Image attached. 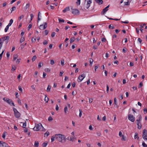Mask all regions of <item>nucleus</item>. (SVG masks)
Instances as JSON below:
<instances>
[{
	"label": "nucleus",
	"mask_w": 147,
	"mask_h": 147,
	"mask_svg": "<svg viewBox=\"0 0 147 147\" xmlns=\"http://www.w3.org/2000/svg\"><path fill=\"white\" fill-rule=\"evenodd\" d=\"M143 86V83L142 82H141L139 85V88H140Z\"/></svg>",
	"instance_id": "58"
},
{
	"label": "nucleus",
	"mask_w": 147,
	"mask_h": 147,
	"mask_svg": "<svg viewBox=\"0 0 147 147\" xmlns=\"http://www.w3.org/2000/svg\"><path fill=\"white\" fill-rule=\"evenodd\" d=\"M114 104H115V105H116L117 106V108H118V106L117 105V100H116V98H115L114 99Z\"/></svg>",
	"instance_id": "31"
},
{
	"label": "nucleus",
	"mask_w": 147,
	"mask_h": 147,
	"mask_svg": "<svg viewBox=\"0 0 147 147\" xmlns=\"http://www.w3.org/2000/svg\"><path fill=\"white\" fill-rule=\"evenodd\" d=\"M9 26L7 25L6 26V27L5 28V29L4 31L5 32H6L7 31L9 28Z\"/></svg>",
	"instance_id": "30"
},
{
	"label": "nucleus",
	"mask_w": 147,
	"mask_h": 147,
	"mask_svg": "<svg viewBox=\"0 0 147 147\" xmlns=\"http://www.w3.org/2000/svg\"><path fill=\"white\" fill-rule=\"evenodd\" d=\"M53 120V118L51 116L49 117L48 118V120L49 121H52Z\"/></svg>",
	"instance_id": "53"
},
{
	"label": "nucleus",
	"mask_w": 147,
	"mask_h": 147,
	"mask_svg": "<svg viewBox=\"0 0 147 147\" xmlns=\"http://www.w3.org/2000/svg\"><path fill=\"white\" fill-rule=\"evenodd\" d=\"M4 52V51H3L0 54V60L2 58L3 54Z\"/></svg>",
	"instance_id": "47"
},
{
	"label": "nucleus",
	"mask_w": 147,
	"mask_h": 147,
	"mask_svg": "<svg viewBox=\"0 0 147 147\" xmlns=\"http://www.w3.org/2000/svg\"><path fill=\"white\" fill-rule=\"evenodd\" d=\"M18 57V54H16L14 55L13 57V61H15L16 59Z\"/></svg>",
	"instance_id": "16"
},
{
	"label": "nucleus",
	"mask_w": 147,
	"mask_h": 147,
	"mask_svg": "<svg viewBox=\"0 0 147 147\" xmlns=\"http://www.w3.org/2000/svg\"><path fill=\"white\" fill-rule=\"evenodd\" d=\"M30 3H28L26 4L25 7V8L26 9L29 7H30Z\"/></svg>",
	"instance_id": "36"
},
{
	"label": "nucleus",
	"mask_w": 147,
	"mask_h": 147,
	"mask_svg": "<svg viewBox=\"0 0 147 147\" xmlns=\"http://www.w3.org/2000/svg\"><path fill=\"white\" fill-rule=\"evenodd\" d=\"M36 37H32L31 39V41L32 42H35L36 41Z\"/></svg>",
	"instance_id": "33"
},
{
	"label": "nucleus",
	"mask_w": 147,
	"mask_h": 147,
	"mask_svg": "<svg viewBox=\"0 0 147 147\" xmlns=\"http://www.w3.org/2000/svg\"><path fill=\"white\" fill-rule=\"evenodd\" d=\"M128 118L129 120L132 122L135 121V118L134 116L131 114H129L128 115Z\"/></svg>",
	"instance_id": "10"
},
{
	"label": "nucleus",
	"mask_w": 147,
	"mask_h": 147,
	"mask_svg": "<svg viewBox=\"0 0 147 147\" xmlns=\"http://www.w3.org/2000/svg\"><path fill=\"white\" fill-rule=\"evenodd\" d=\"M40 14H41V13L40 12H39L38 13V22H39V21H40L41 20L40 18V17H39V16H40Z\"/></svg>",
	"instance_id": "28"
},
{
	"label": "nucleus",
	"mask_w": 147,
	"mask_h": 147,
	"mask_svg": "<svg viewBox=\"0 0 147 147\" xmlns=\"http://www.w3.org/2000/svg\"><path fill=\"white\" fill-rule=\"evenodd\" d=\"M13 20L12 19H11L9 21V24H8L7 26H10L12 23H13Z\"/></svg>",
	"instance_id": "22"
},
{
	"label": "nucleus",
	"mask_w": 147,
	"mask_h": 147,
	"mask_svg": "<svg viewBox=\"0 0 147 147\" xmlns=\"http://www.w3.org/2000/svg\"><path fill=\"white\" fill-rule=\"evenodd\" d=\"M76 140V138L75 137H70L69 138V140L72 142H74L75 140Z\"/></svg>",
	"instance_id": "15"
},
{
	"label": "nucleus",
	"mask_w": 147,
	"mask_h": 147,
	"mask_svg": "<svg viewBox=\"0 0 147 147\" xmlns=\"http://www.w3.org/2000/svg\"><path fill=\"white\" fill-rule=\"evenodd\" d=\"M24 15H22L18 18V20H19L20 21L21 19L23 18H24Z\"/></svg>",
	"instance_id": "42"
},
{
	"label": "nucleus",
	"mask_w": 147,
	"mask_h": 147,
	"mask_svg": "<svg viewBox=\"0 0 147 147\" xmlns=\"http://www.w3.org/2000/svg\"><path fill=\"white\" fill-rule=\"evenodd\" d=\"M55 109L56 111H58L59 110V107L58 105H56L55 107Z\"/></svg>",
	"instance_id": "56"
},
{
	"label": "nucleus",
	"mask_w": 147,
	"mask_h": 147,
	"mask_svg": "<svg viewBox=\"0 0 147 147\" xmlns=\"http://www.w3.org/2000/svg\"><path fill=\"white\" fill-rule=\"evenodd\" d=\"M47 43L48 42L47 40H45L43 42V44L44 45H46L47 44Z\"/></svg>",
	"instance_id": "54"
},
{
	"label": "nucleus",
	"mask_w": 147,
	"mask_h": 147,
	"mask_svg": "<svg viewBox=\"0 0 147 147\" xmlns=\"http://www.w3.org/2000/svg\"><path fill=\"white\" fill-rule=\"evenodd\" d=\"M69 10V7H66L65 9L63 10V11L64 13H65L66 11H68Z\"/></svg>",
	"instance_id": "17"
},
{
	"label": "nucleus",
	"mask_w": 147,
	"mask_h": 147,
	"mask_svg": "<svg viewBox=\"0 0 147 147\" xmlns=\"http://www.w3.org/2000/svg\"><path fill=\"white\" fill-rule=\"evenodd\" d=\"M21 60V59H17L16 60V63L17 64H19V63L20 62Z\"/></svg>",
	"instance_id": "51"
},
{
	"label": "nucleus",
	"mask_w": 147,
	"mask_h": 147,
	"mask_svg": "<svg viewBox=\"0 0 147 147\" xmlns=\"http://www.w3.org/2000/svg\"><path fill=\"white\" fill-rule=\"evenodd\" d=\"M46 75V74L45 73L43 72V78H45Z\"/></svg>",
	"instance_id": "62"
},
{
	"label": "nucleus",
	"mask_w": 147,
	"mask_h": 147,
	"mask_svg": "<svg viewBox=\"0 0 147 147\" xmlns=\"http://www.w3.org/2000/svg\"><path fill=\"white\" fill-rule=\"evenodd\" d=\"M75 39V38L74 37L72 38H71L70 39V43H72V42H73L74 41V39Z\"/></svg>",
	"instance_id": "39"
},
{
	"label": "nucleus",
	"mask_w": 147,
	"mask_h": 147,
	"mask_svg": "<svg viewBox=\"0 0 147 147\" xmlns=\"http://www.w3.org/2000/svg\"><path fill=\"white\" fill-rule=\"evenodd\" d=\"M143 111L144 114L147 113V108H145L143 109Z\"/></svg>",
	"instance_id": "49"
},
{
	"label": "nucleus",
	"mask_w": 147,
	"mask_h": 147,
	"mask_svg": "<svg viewBox=\"0 0 147 147\" xmlns=\"http://www.w3.org/2000/svg\"><path fill=\"white\" fill-rule=\"evenodd\" d=\"M56 139H57L58 141L61 143H64L66 140V138L64 135L61 134H56Z\"/></svg>",
	"instance_id": "1"
},
{
	"label": "nucleus",
	"mask_w": 147,
	"mask_h": 147,
	"mask_svg": "<svg viewBox=\"0 0 147 147\" xmlns=\"http://www.w3.org/2000/svg\"><path fill=\"white\" fill-rule=\"evenodd\" d=\"M3 100L4 101L6 102L7 103L11 105H12L13 106H14V104L12 100L11 99L5 97L3 98Z\"/></svg>",
	"instance_id": "5"
},
{
	"label": "nucleus",
	"mask_w": 147,
	"mask_h": 147,
	"mask_svg": "<svg viewBox=\"0 0 147 147\" xmlns=\"http://www.w3.org/2000/svg\"><path fill=\"white\" fill-rule=\"evenodd\" d=\"M13 109L15 117L17 118H19L20 116V113L17 111L16 109L13 108Z\"/></svg>",
	"instance_id": "6"
},
{
	"label": "nucleus",
	"mask_w": 147,
	"mask_h": 147,
	"mask_svg": "<svg viewBox=\"0 0 147 147\" xmlns=\"http://www.w3.org/2000/svg\"><path fill=\"white\" fill-rule=\"evenodd\" d=\"M18 89H19V90L21 91V92H22V88H21V87L20 86H18Z\"/></svg>",
	"instance_id": "61"
},
{
	"label": "nucleus",
	"mask_w": 147,
	"mask_h": 147,
	"mask_svg": "<svg viewBox=\"0 0 147 147\" xmlns=\"http://www.w3.org/2000/svg\"><path fill=\"white\" fill-rule=\"evenodd\" d=\"M43 65V63H42V62H40L38 64V68H40V67H42Z\"/></svg>",
	"instance_id": "23"
},
{
	"label": "nucleus",
	"mask_w": 147,
	"mask_h": 147,
	"mask_svg": "<svg viewBox=\"0 0 147 147\" xmlns=\"http://www.w3.org/2000/svg\"><path fill=\"white\" fill-rule=\"evenodd\" d=\"M51 89V86L50 85H48L47 86V92H50Z\"/></svg>",
	"instance_id": "21"
},
{
	"label": "nucleus",
	"mask_w": 147,
	"mask_h": 147,
	"mask_svg": "<svg viewBox=\"0 0 147 147\" xmlns=\"http://www.w3.org/2000/svg\"><path fill=\"white\" fill-rule=\"evenodd\" d=\"M47 144H48L47 142H45L42 143V146L43 147H45L47 146Z\"/></svg>",
	"instance_id": "26"
},
{
	"label": "nucleus",
	"mask_w": 147,
	"mask_h": 147,
	"mask_svg": "<svg viewBox=\"0 0 147 147\" xmlns=\"http://www.w3.org/2000/svg\"><path fill=\"white\" fill-rule=\"evenodd\" d=\"M55 63L54 61L53 60H50V64L52 65H53Z\"/></svg>",
	"instance_id": "45"
},
{
	"label": "nucleus",
	"mask_w": 147,
	"mask_h": 147,
	"mask_svg": "<svg viewBox=\"0 0 147 147\" xmlns=\"http://www.w3.org/2000/svg\"><path fill=\"white\" fill-rule=\"evenodd\" d=\"M92 0H85V7L87 9H88L92 3Z\"/></svg>",
	"instance_id": "4"
},
{
	"label": "nucleus",
	"mask_w": 147,
	"mask_h": 147,
	"mask_svg": "<svg viewBox=\"0 0 147 147\" xmlns=\"http://www.w3.org/2000/svg\"><path fill=\"white\" fill-rule=\"evenodd\" d=\"M36 59V56L34 55V56L32 58V60L33 62L35 61V60Z\"/></svg>",
	"instance_id": "32"
},
{
	"label": "nucleus",
	"mask_w": 147,
	"mask_h": 147,
	"mask_svg": "<svg viewBox=\"0 0 147 147\" xmlns=\"http://www.w3.org/2000/svg\"><path fill=\"white\" fill-rule=\"evenodd\" d=\"M93 61V60L92 58H90V59L89 62L90 63V65H92V63Z\"/></svg>",
	"instance_id": "46"
},
{
	"label": "nucleus",
	"mask_w": 147,
	"mask_h": 147,
	"mask_svg": "<svg viewBox=\"0 0 147 147\" xmlns=\"http://www.w3.org/2000/svg\"><path fill=\"white\" fill-rule=\"evenodd\" d=\"M134 65V63H133L131 62H130V63L129 66L130 67H132V66H133Z\"/></svg>",
	"instance_id": "64"
},
{
	"label": "nucleus",
	"mask_w": 147,
	"mask_h": 147,
	"mask_svg": "<svg viewBox=\"0 0 147 147\" xmlns=\"http://www.w3.org/2000/svg\"><path fill=\"white\" fill-rule=\"evenodd\" d=\"M68 110V108L67 106H65L64 109V111L65 113H67V111Z\"/></svg>",
	"instance_id": "37"
},
{
	"label": "nucleus",
	"mask_w": 147,
	"mask_h": 147,
	"mask_svg": "<svg viewBox=\"0 0 147 147\" xmlns=\"http://www.w3.org/2000/svg\"><path fill=\"white\" fill-rule=\"evenodd\" d=\"M138 134L137 133H135L134 135V138L135 139H136V138H138V139L139 138L138 137Z\"/></svg>",
	"instance_id": "25"
},
{
	"label": "nucleus",
	"mask_w": 147,
	"mask_h": 147,
	"mask_svg": "<svg viewBox=\"0 0 147 147\" xmlns=\"http://www.w3.org/2000/svg\"><path fill=\"white\" fill-rule=\"evenodd\" d=\"M61 64L63 66L64 64V60L63 59H62L61 60Z\"/></svg>",
	"instance_id": "41"
},
{
	"label": "nucleus",
	"mask_w": 147,
	"mask_h": 147,
	"mask_svg": "<svg viewBox=\"0 0 147 147\" xmlns=\"http://www.w3.org/2000/svg\"><path fill=\"white\" fill-rule=\"evenodd\" d=\"M0 147H10L8 144L3 141H0Z\"/></svg>",
	"instance_id": "7"
},
{
	"label": "nucleus",
	"mask_w": 147,
	"mask_h": 147,
	"mask_svg": "<svg viewBox=\"0 0 147 147\" xmlns=\"http://www.w3.org/2000/svg\"><path fill=\"white\" fill-rule=\"evenodd\" d=\"M58 20L59 22H64L65 21L63 19H61L60 18H59Z\"/></svg>",
	"instance_id": "48"
},
{
	"label": "nucleus",
	"mask_w": 147,
	"mask_h": 147,
	"mask_svg": "<svg viewBox=\"0 0 147 147\" xmlns=\"http://www.w3.org/2000/svg\"><path fill=\"white\" fill-rule=\"evenodd\" d=\"M9 38V36H5L4 37L1 38L0 39L3 42L7 40H8Z\"/></svg>",
	"instance_id": "13"
},
{
	"label": "nucleus",
	"mask_w": 147,
	"mask_h": 147,
	"mask_svg": "<svg viewBox=\"0 0 147 147\" xmlns=\"http://www.w3.org/2000/svg\"><path fill=\"white\" fill-rule=\"evenodd\" d=\"M47 27V22H45L43 24L40 25L39 26V28L40 30H43Z\"/></svg>",
	"instance_id": "8"
},
{
	"label": "nucleus",
	"mask_w": 147,
	"mask_h": 147,
	"mask_svg": "<svg viewBox=\"0 0 147 147\" xmlns=\"http://www.w3.org/2000/svg\"><path fill=\"white\" fill-rule=\"evenodd\" d=\"M71 10H72V13L75 15L79 14L80 11L78 9H73L72 8Z\"/></svg>",
	"instance_id": "11"
},
{
	"label": "nucleus",
	"mask_w": 147,
	"mask_h": 147,
	"mask_svg": "<svg viewBox=\"0 0 147 147\" xmlns=\"http://www.w3.org/2000/svg\"><path fill=\"white\" fill-rule=\"evenodd\" d=\"M138 41L140 43H141L142 42V39L140 38H138Z\"/></svg>",
	"instance_id": "63"
},
{
	"label": "nucleus",
	"mask_w": 147,
	"mask_h": 147,
	"mask_svg": "<svg viewBox=\"0 0 147 147\" xmlns=\"http://www.w3.org/2000/svg\"><path fill=\"white\" fill-rule=\"evenodd\" d=\"M109 28L110 29L112 28L113 29L115 28V27L113 26H111V24H110L109 26Z\"/></svg>",
	"instance_id": "38"
},
{
	"label": "nucleus",
	"mask_w": 147,
	"mask_h": 147,
	"mask_svg": "<svg viewBox=\"0 0 147 147\" xmlns=\"http://www.w3.org/2000/svg\"><path fill=\"white\" fill-rule=\"evenodd\" d=\"M55 34L56 33L54 32H53L51 34V36L52 37H53L55 36Z\"/></svg>",
	"instance_id": "50"
},
{
	"label": "nucleus",
	"mask_w": 147,
	"mask_h": 147,
	"mask_svg": "<svg viewBox=\"0 0 147 147\" xmlns=\"http://www.w3.org/2000/svg\"><path fill=\"white\" fill-rule=\"evenodd\" d=\"M95 1L96 3L100 5L102 4L103 2L102 0H95Z\"/></svg>",
	"instance_id": "14"
},
{
	"label": "nucleus",
	"mask_w": 147,
	"mask_h": 147,
	"mask_svg": "<svg viewBox=\"0 0 147 147\" xmlns=\"http://www.w3.org/2000/svg\"><path fill=\"white\" fill-rule=\"evenodd\" d=\"M39 143L37 141H35L34 143V146L36 147L38 146Z\"/></svg>",
	"instance_id": "29"
},
{
	"label": "nucleus",
	"mask_w": 147,
	"mask_h": 147,
	"mask_svg": "<svg viewBox=\"0 0 147 147\" xmlns=\"http://www.w3.org/2000/svg\"><path fill=\"white\" fill-rule=\"evenodd\" d=\"M45 34L46 35H47L48 34V33H49V31L48 30H46L45 31Z\"/></svg>",
	"instance_id": "60"
},
{
	"label": "nucleus",
	"mask_w": 147,
	"mask_h": 147,
	"mask_svg": "<svg viewBox=\"0 0 147 147\" xmlns=\"http://www.w3.org/2000/svg\"><path fill=\"white\" fill-rule=\"evenodd\" d=\"M109 5L104 9H103L101 12V14H104L108 10V8L109 7Z\"/></svg>",
	"instance_id": "12"
},
{
	"label": "nucleus",
	"mask_w": 147,
	"mask_h": 147,
	"mask_svg": "<svg viewBox=\"0 0 147 147\" xmlns=\"http://www.w3.org/2000/svg\"><path fill=\"white\" fill-rule=\"evenodd\" d=\"M79 112H80V113H79V116L80 117H81L82 115V111L80 109Z\"/></svg>",
	"instance_id": "44"
},
{
	"label": "nucleus",
	"mask_w": 147,
	"mask_h": 147,
	"mask_svg": "<svg viewBox=\"0 0 147 147\" xmlns=\"http://www.w3.org/2000/svg\"><path fill=\"white\" fill-rule=\"evenodd\" d=\"M126 137L124 136V135H123L122 136L121 140H122L125 141L126 140Z\"/></svg>",
	"instance_id": "43"
},
{
	"label": "nucleus",
	"mask_w": 147,
	"mask_h": 147,
	"mask_svg": "<svg viewBox=\"0 0 147 147\" xmlns=\"http://www.w3.org/2000/svg\"><path fill=\"white\" fill-rule=\"evenodd\" d=\"M56 134L54 136H52L51 138V142H53L54 141L55 139H56Z\"/></svg>",
	"instance_id": "19"
},
{
	"label": "nucleus",
	"mask_w": 147,
	"mask_h": 147,
	"mask_svg": "<svg viewBox=\"0 0 147 147\" xmlns=\"http://www.w3.org/2000/svg\"><path fill=\"white\" fill-rule=\"evenodd\" d=\"M50 134V133L49 132L47 131L44 134L45 137H47Z\"/></svg>",
	"instance_id": "24"
},
{
	"label": "nucleus",
	"mask_w": 147,
	"mask_h": 147,
	"mask_svg": "<svg viewBox=\"0 0 147 147\" xmlns=\"http://www.w3.org/2000/svg\"><path fill=\"white\" fill-rule=\"evenodd\" d=\"M142 120V117L141 115H139L138 116V119L136 120V123L138 126L137 127L139 129H140L142 128V124L141 123V121Z\"/></svg>",
	"instance_id": "2"
},
{
	"label": "nucleus",
	"mask_w": 147,
	"mask_h": 147,
	"mask_svg": "<svg viewBox=\"0 0 147 147\" xmlns=\"http://www.w3.org/2000/svg\"><path fill=\"white\" fill-rule=\"evenodd\" d=\"M32 25L31 24H30L29 25V26L28 27V29L29 30L32 27Z\"/></svg>",
	"instance_id": "55"
},
{
	"label": "nucleus",
	"mask_w": 147,
	"mask_h": 147,
	"mask_svg": "<svg viewBox=\"0 0 147 147\" xmlns=\"http://www.w3.org/2000/svg\"><path fill=\"white\" fill-rule=\"evenodd\" d=\"M136 32L138 34L139 32V28H136Z\"/></svg>",
	"instance_id": "59"
},
{
	"label": "nucleus",
	"mask_w": 147,
	"mask_h": 147,
	"mask_svg": "<svg viewBox=\"0 0 147 147\" xmlns=\"http://www.w3.org/2000/svg\"><path fill=\"white\" fill-rule=\"evenodd\" d=\"M7 133L5 131L3 133V134H2V138L3 139H5V138L6 136L7 135Z\"/></svg>",
	"instance_id": "18"
},
{
	"label": "nucleus",
	"mask_w": 147,
	"mask_h": 147,
	"mask_svg": "<svg viewBox=\"0 0 147 147\" xmlns=\"http://www.w3.org/2000/svg\"><path fill=\"white\" fill-rule=\"evenodd\" d=\"M41 128L42 129L41 130L42 131H43V129H45L42 126V125L41 123H36L35 125V126L33 128V129L35 131H38L41 129Z\"/></svg>",
	"instance_id": "3"
},
{
	"label": "nucleus",
	"mask_w": 147,
	"mask_h": 147,
	"mask_svg": "<svg viewBox=\"0 0 147 147\" xmlns=\"http://www.w3.org/2000/svg\"><path fill=\"white\" fill-rule=\"evenodd\" d=\"M101 40L103 42H105L106 40V39L105 38H102L101 39Z\"/></svg>",
	"instance_id": "57"
},
{
	"label": "nucleus",
	"mask_w": 147,
	"mask_h": 147,
	"mask_svg": "<svg viewBox=\"0 0 147 147\" xmlns=\"http://www.w3.org/2000/svg\"><path fill=\"white\" fill-rule=\"evenodd\" d=\"M142 145L143 147H147V144H146L144 142H143Z\"/></svg>",
	"instance_id": "35"
},
{
	"label": "nucleus",
	"mask_w": 147,
	"mask_h": 147,
	"mask_svg": "<svg viewBox=\"0 0 147 147\" xmlns=\"http://www.w3.org/2000/svg\"><path fill=\"white\" fill-rule=\"evenodd\" d=\"M45 100L46 102H48L49 100V98L46 95H45Z\"/></svg>",
	"instance_id": "27"
},
{
	"label": "nucleus",
	"mask_w": 147,
	"mask_h": 147,
	"mask_svg": "<svg viewBox=\"0 0 147 147\" xmlns=\"http://www.w3.org/2000/svg\"><path fill=\"white\" fill-rule=\"evenodd\" d=\"M25 39V38L23 36H22L21 38H20V43H22L24 42Z\"/></svg>",
	"instance_id": "20"
},
{
	"label": "nucleus",
	"mask_w": 147,
	"mask_h": 147,
	"mask_svg": "<svg viewBox=\"0 0 147 147\" xmlns=\"http://www.w3.org/2000/svg\"><path fill=\"white\" fill-rule=\"evenodd\" d=\"M16 9V7L15 6H13L11 8V13L14 10H15Z\"/></svg>",
	"instance_id": "40"
},
{
	"label": "nucleus",
	"mask_w": 147,
	"mask_h": 147,
	"mask_svg": "<svg viewBox=\"0 0 147 147\" xmlns=\"http://www.w3.org/2000/svg\"><path fill=\"white\" fill-rule=\"evenodd\" d=\"M124 3L125 4V5H129L130 4V2L128 1L127 2H124Z\"/></svg>",
	"instance_id": "34"
},
{
	"label": "nucleus",
	"mask_w": 147,
	"mask_h": 147,
	"mask_svg": "<svg viewBox=\"0 0 147 147\" xmlns=\"http://www.w3.org/2000/svg\"><path fill=\"white\" fill-rule=\"evenodd\" d=\"M85 77V75L83 74L79 76L78 81V82H81L84 79Z\"/></svg>",
	"instance_id": "9"
},
{
	"label": "nucleus",
	"mask_w": 147,
	"mask_h": 147,
	"mask_svg": "<svg viewBox=\"0 0 147 147\" xmlns=\"http://www.w3.org/2000/svg\"><path fill=\"white\" fill-rule=\"evenodd\" d=\"M89 102L90 103H92L93 101V99L92 98H90L89 100Z\"/></svg>",
	"instance_id": "52"
}]
</instances>
